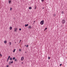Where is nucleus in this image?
I'll use <instances>...</instances> for the list:
<instances>
[{
	"label": "nucleus",
	"mask_w": 67,
	"mask_h": 67,
	"mask_svg": "<svg viewBox=\"0 0 67 67\" xmlns=\"http://www.w3.org/2000/svg\"><path fill=\"white\" fill-rule=\"evenodd\" d=\"M26 47H28V45H27L26 46Z\"/></svg>",
	"instance_id": "bb28decb"
},
{
	"label": "nucleus",
	"mask_w": 67,
	"mask_h": 67,
	"mask_svg": "<svg viewBox=\"0 0 67 67\" xmlns=\"http://www.w3.org/2000/svg\"><path fill=\"white\" fill-rule=\"evenodd\" d=\"M0 56L1 57H2V55H1V53H0Z\"/></svg>",
	"instance_id": "dca6fc26"
},
{
	"label": "nucleus",
	"mask_w": 67,
	"mask_h": 67,
	"mask_svg": "<svg viewBox=\"0 0 67 67\" xmlns=\"http://www.w3.org/2000/svg\"><path fill=\"white\" fill-rule=\"evenodd\" d=\"M9 67V66H8V65L6 66V67Z\"/></svg>",
	"instance_id": "a878e982"
},
{
	"label": "nucleus",
	"mask_w": 67,
	"mask_h": 67,
	"mask_svg": "<svg viewBox=\"0 0 67 67\" xmlns=\"http://www.w3.org/2000/svg\"><path fill=\"white\" fill-rule=\"evenodd\" d=\"M62 14H64V12L62 11Z\"/></svg>",
	"instance_id": "f3484780"
},
{
	"label": "nucleus",
	"mask_w": 67,
	"mask_h": 67,
	"mask_svg": "<svg viewBox=\"0 0 67 67\" xmlns=\"http://www.w3.org/2000/svg\"><path fill=\"white\" fill-rule=\"evenodd\" d=\"M19 43H20V41L19 42Z\"/></svg>",
	"instance_id": "58836bf2"
},
{
	"label": "nucleus",
	"mask_w": 67,
	"mask_h": 67,
	"mask_svg": "<svg viewBox=\"0 0 67 67\" xmlns=\"http://www.w3.org/2000/svg\"><path fill=\"white\" fill-rule=\"evenodd\" d=\"M34 22H35V21H34Z\"/></svg>",
	"instance_id": "f704fd0d"
},
{
	"label": "nucleus",
	"mask_w": 67,
	"mask_h": 67,
	"mask_svg": "<svg viewBox=\"0 0 67 67\" xmlns=\"http://www.w3.org/2000/svg\"><path fill=\"white\" fill-rule=\"evenodd\" d=\"M14 59H15V57H13V60H14Z\"/></svg>",
	"instance_id": "a211bd4d"
},
{
	"label": "nucleus",
	"mask_w": 67,
	"mask_h": 67,
	"mask_svg": "<svg viewBox=\"0 0 67 67\" xmlns=\"http://www.w3.org/2000/svg\"><path fill=\"white\" fill-rule=\"evenodd\" d=\"M17 29L16 28H15L14 29V32H16V30Z\"/></svg>",
	"instance_id": "20e7f679"
},
{
	"label": "nucleus",
	"mask_w": 67,
	"mask_h": 67,
	"mask_svg": "<svg viewBox=\"0 0 67 67\" xmlns=\"http://www.w3.org/2000/svg\"><path fill=\"white\" fill-rule=\"evenodd\" d=\"M31 9H32V7H29V9L31 10Z\"/></svg>",
	"instance_id": "0eeeda50"
},
{
	"label": "nucleus",
	"mask_w": 67,
	"mask_h": 67,
	"mask_svg": "<svg viewBox=\"0 0 67 67\" xmlns=\"http://www.w3.org/2000/svg\"><path fill=\"white\" fill-rule=\"evenodd\" d=\"M10 30H12V27H10L9 28Z\"/></svg>",
	"instance_id": "39448f33"
},
{
	"label": "nucleus",
	"mask_w": 67,
	"mask_h": 67,
	"mask_svg": "<svg viewBox=\"0 0 67 67\" xmlns=\"http://www.w3.org/2000/svg\"><path fill=\"white\" fill-rule=\"evenodd\" d=\"M11 64V62H9V64Z\"/></svg>",
	"instance_id": "aec40b11"
},
{
	"label": "nucleus",
	"mask_w": 67,
	"mask_h": 67,
	"mask_svg": "<svg viewBox=\"0 0 67 67\" xmlns=\"http://www.w3.org/2000/svg\"><path fill=\"white\" fill-rule=\"evenodd\" d=\"M4 43H7V41H5L4 42Z\"/></svg>",
	"instance_id": "ddd939ff"
},
{
	"label": "nucleus",
	"mask_w": 67,
	"mask_h": 67,
	"mask_svg": "<svg viewBox=\"0 0 67 67\" xmlns=\"http://www.w3.org/2000/svg\"><path fill=\"white\" fill-rule=\"evenodd\" d=\"M43 9H44V8L43 7Z\"/></svg>",
	"instance_id": "2f4dec72"
},
{
	"label": "nucleus",
	"mask_w": 67,
	"mask_h": 67,
	"mask_svg": "<svg viewBox=\"0 0 67 67\" xmlns=\"http://www.w3.org/2000/svg\"><path fill=\"white\" fill-rule=\"evenodd\" d=\"M44 20L41 21L40 23L41 25H43L44 24Z\"/></svg>",
	"instance_id": "f257e3e1"
},
{
	"label": "nucleus",
	"mask_w": 67,
	"mask_h": 67,
	"mask_svg": "<svg viewBox=\"0 0 67 67\" xmlns=\"http://www.w3.org/2000/svg\"><path fill=\"white\" fill-rule=\"evenodd\" d=\"M53 16H56V15L55 14H54V15H53Z\"/></svg>",
	"instance_id": "4be33fe9"
},
{
	"label": "nucleus",
	"mask_w": 67,
	"mask_h": 67,
	"mask_svg": "<svg viewBox=\"0 0 67 67\" xmlns=\"http://www.w3.org/2000/svg\"><path fill=\"white\" fill-rule=\"evenodd\" d=\"M24 59V57H22L21 58V60H23Z\"/></svg>",
	"instance_id": "7ed1b4c3"
},
{
	"label": "nucleus",
	"mask_w": 67,
	"mask_h": 67,
	"mask_svg": "<svg viewBox=\"0 0 67 67\" xmlns=\"http://www.w3.org/2000/svg\"><path fill=\"white\" fill-rule=\"evenodd\" d=\"M29 29H31V26H30L29 27Z\"/></svg>",
	"instance_id": "4468645a"
},
{
	"label": "nucleus",
	"mask_w": 67,
	"mask_h": 67,
	"mask_svg": "<svg viewBox=\"0 0 67 67\" xmlns=\"http://www.w3.org/2000/svg\"><path fill=\"white\" fill-rule=\"evenodd\" d=\"M45 30H45V29H44V31H45Z\"/></svg>",
	"instance_id": "c9c22d12"
},
{
	"label": "nucleus",
	"mask_w": 67,
	"mask_h": 67,
	"mask_svg": "<svg viewBox=\"0 0 67 67\" xmlns=\"http://www.w3.org/2000/svg\"><path fill=\"white\" fill-rule=\"evenodd\" d=\"M12 9V8H10V10H11Z\"/></svg>",
	"instance_id": "c85d7f7f"
},
{
	"label": "nucleus",
	"mask_w": 67,
	"mask_h": 67,
	"mask_svg": "<svg viewBox=\"0 0 67 67\" xmlns=\"http://www.w3.org/2000/svg\"><path fill=\"white\" fill-rule=\"evenodd\" d=\"M62 64H61L60 65V66H62Z\"/></svg>",
	"instance_id": "5701e85b"
},
{
	"label": "nucleus",
	"mask_w": 67,
	"mask_h": 67,
	"mask_svg": "<svg viewBox=\"0 0 67 67\" xmlns=\"http://www.w3.org/2000/svg\"><path fill=\"white\" fill-rule=\"evenodd\" d=\"M41 1L42 2H44V0H41Z\"/></svg>",
	"instance_id": "2eb2a0df"
},
{
	"label": "nucleus",
	"mask_w": 67,
	"mask_h": 67,
	"mask_svg": "<svg viewBox=\"0 0 67 67\" xmlns=\"http://www.w3.org/2000/svg\"><path fill=\"white\" fill-rule=\"evenodd\" d=\"M19 31H21V28L19 29Z\"/></svg>",
	"instance_id": "b1692460"
},
{
	"label": "nucleus",
	"mask_w": 67,
	"mask_h": 67,
	"mask_svg": "<svg viewBox=\"0 0 67 67\" xmlns=\"http://www.w3.org/2000/svg\"><path fill=\"white\" fill-rule=\"evenodd\" d=\"M36 9V7H35V9Z\"/></svg>",
	"instance_id": "412c9836"
},
{
	"label": "nucleus",
	"mask_w": 67,
	"mask_h": 67,
	"mask_svg": "<svg viewBox=\"0 0 67 67\" xmlns=\"http://www.w3.org/2000/svg\"><path fill=\"white\" fill-rule=\"evenodd\" d=\"M29 25L28 24H25V26L26 27V26H27L28 25Z\"/></svg>",
	"instance_id": "6e6552de"
},
{
	"label": "nucleus",
	"mask_w": 67,
	"mask_h": 67,
	"mask_svg": "<svg viewBox=\"0 0 67 67\" xmlns=\"http://www.w3.org/2000/svg\"><path fill=\"white\" fill-rule=\"evenodd\" d=\"M10 56H8V57L7 59L8 60H9V58H10Z\"/></svg>",
	"instance_id": "f8f14e48"
},
{
	"label": "nucleus",
	"mask_w": 67,
	"mask_h": 67,
	"mask_svg": "<svg viewBox=\"0 0 67 67\" xmlns=\"http://www.w3.org/2000/svg\"><path fill=\"white\" fill-rule=\"evenodd\" d=\"M15 51V49H14L13 51V52H14Z\"/></svg>",
	"instance_id": "1a4fd4ad"
},
{
	"label": "nucleus",
	"mask_w": 67,
	"mask_h": 67,
	"mask_svg": "<svg viewBox=\"0 0 67 67\" xmlns=\"http://www.w3.org/2000/svg\"><path fill=\"white\" fill-rule=\"evenodd\" d=\"M47 29V28L46 27V28L45 29V30H46Z\"/></svg>",
	"instance_id": "7c9ffc66"
},
{
	"label": "nucleus",
	"mask_w": 67,
	"mask_h": 67,
	"mask_svg": "<svg viewBox=\"0 0 67 67\" xmlns=\"http://www.w3.org/2000/svg\"><path fill=\"white\" fill-rule=\"evenodd\" d=\"M50 57H48V59H50Z\"/></svg>",
	"instance_id": "393cba45"
},
{
	"label": "nucleus",
	"mask_w": 67,
	"mask_h": 67,
	"mask_svg": "<svg viewBox=\"0 0 67 67\" xmlns=\"http://www.w3.org/2000/svg\"><path fill=\"white\" fill-rule=\"evenodd\" d=\"M11 63H12V64L13 63V61H12L10 62Z\"/></svg>",
	"instance_id": "6ab92c4d"
},
{
	"label": "nucleus",
	"mask_w": 67,
	"mask_h": 67,
	"mask_svg": "<svg viewBox=\"0 0 67 67\" xmlns=\"http://www.w3.org/2000/svg\"><path fill=\"white\" fill-rule=\"evenodd\" d=\"M66 22V20L64 19H63L62 20V24H64Z\"/></svg>",
	"instance_id": "f03ea898"
},
{
	"label": "nucleus",
	"mask_w": 67,
	"mask_h": 67,
	"mask_svg": "<svg viewBox=\"0 0 67 67\" xmlns=\"http://www.w3.org/2000/svg\"><path fill=\"white\" fill-rule=\"evenodd\" d=\"M14 60H15V61H16V59H15Z\"/></svg>",
	"instance_id": "cd10ccee"
},
{
	"label": "nucleus",
	"mask_w": 67,
	"mask_h": 67,
	"mask_svg": "<svg viewBox=\"0 0 67 67\" xmlns=\"http://www.w3.org/2000/svg\"><path fill=\"white\" fill-rule=\"evenodd\" d=\"M21 40H20V42H21Z\"/></svg>",
	"instance_id": "473e14b6"
},
{
	"label": "nucleus",
	"mask_w": 67,
	"mask_h": 67,
	"mask_svg": "<svg viewBox=\"0 0 67 67\" xmlns=\"http://www.w3.org/2000/svg\"><path fill=\"white\" fill-rule=\"evenodd\" d=\"M11 1H8L9 3H11Z\"/></svg>",
	"instance_id": "9d476101"
},
{
	"label": "nucleus",
	"mask_w": 67,
	"mask_h": 67,
	"mask_svg": "<svg viewBox=\"0 0 67 67\" xmlns=\"http://www.w3.org/2000/svg\"><path fill=\"white\" fill-rule=\"evenodd\" d=\"M9 44L10 45L11 44V42H9Z\"/></svg>",
	"instance_id": "9b49d317"
},
{
	"label": "nucleus",
	"mask_w": 67,
	"mask_h": 67,
	"mask_svg": "<svg viewBox=\"0 0 67 67\" xmlns=\"http://www.w3.org/2000/svg\"><path fill=\"white\" fill-rule=\"evenodd\" d=\"M19 51H21V49H19Z\"/></svg>",
	"instance_id": "c756f323"
},
{
	"label": "nucleus",
	"mask_w": 67,
	"mask_h": 67,
	"mask_svg": "<svg viewBox=\"0 0 67 67\" xmlns=\"http://www.w3.org/2000/svg\"><path fill=\"white\" fill-rule=\"evenodd\" d=\"M21 64H23V63H21Z\"/></svg>",
	"instance_id": "e433bc0d"
},
{
	"label": "nucleus",
	"mask_w": 67,
	"mask_h": 67,
	"mask_svg": "<svg viewBox=\"0 0 67 67\" xmlns=\"http://www.w3.org/2000/svg\"><path fill=\"white\" fill-rule=\"evenodd\" d=\"M15 43H16V42H15Z\"/></svg>",
	"instance_id": "4c0bfd02"
},
{
	"label": "nucleus",
	"mask_w": 67,
	"mask_h": 67,
	"mask_svg": "<svg viewBox=\"0 0 67 67\" xmlns=\"http://www.w3.org/2000/svg\"><path fill=\"white\" fill-rule=\"evenodd\" d=\"M9 59L10 60H12V58H9Z\"/></svg>",
	"instance_id": "423d86ee"
},
{
	"label": "nucleus",
	"mask_w": 67,
	"mask_h": 67,
	"mask_svg": "<svg viewBox=\"0 0 67 67\" xmlns=\"http://www.w3.org/2000/svg\"><path fill=\"white\" fill-rule=\"evenodd\" d=\"M8 59H7V62H8Z\"/></svg>",
	"instance_id": "72a5a7b5"
}]
</instances>
